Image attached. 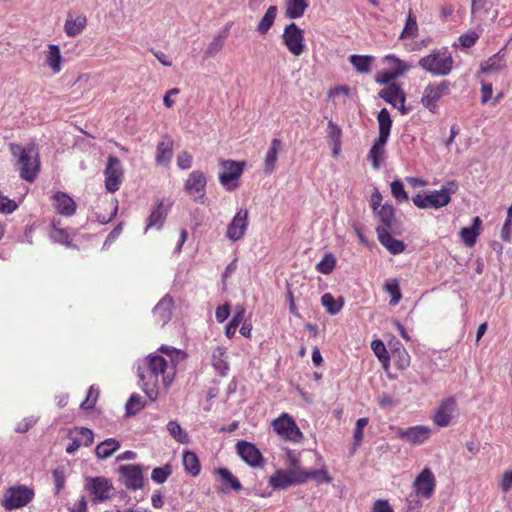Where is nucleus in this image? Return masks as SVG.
I'll list each match as a JSON object with an SVG mask.
<instances>
[{
	"label": "nucleus",
	"mask_w": 512,
	"mask_h": 512,
	"mask_svg": "<svg viewBox=\"0 0 512 512\" xmlns=\"http://www.w3.org/2000/svg\"><path fill=\"white\" fill-rule=\"evenodd\" d=\"M418 66L433 76H447L453 70L454 60L447 48L434 49L419 59Z\"/></svg>",
	"instance_id": "nucleus-3"
},
{
	"label": "nucleus",
	"mask_w": 512,
	"mask_h": 512,
	"mask_svg": "<svg viewBox=\"0 0 512 512\" xmlns=\"http://www.w3.org/2000/svg\"><path fill=\"white\" fill-rule=\"evenodd\" d=\"M117 209V201L107 199L100 200L95 208L97 220L102 224L110 222L115 217Z\"/></svg>",
	"instance_id": "nucleus-24"
},
{
	"label": "nucleus",
	"mask_w": 512,
	"mask_h": 512,
	"mask_svg": "<svg viewBox=\"0 0 512 512\" xmlns=\"http://www.w3.org/2000/svg\"><path fill=\"white\" fill-rule=\"evenodd\" d=\"M379 242L392 254H399L405 250V244L394 238L390 230L376 229Z\"/></svg>",
	"instance_id": "nucleus-26"
},
{
	"label": "nucleus",
	"mask_w": 512,
	"mask_h": 512,
	"mask_svg": "<svg viewBox=\"0 0 512 512\" xmlns=\"http://www.w3.org/2000/svg\"><path fill=\"white\" fill-rule=\"evenodd\" d=\"M9 149L17 158L16 166L19 169L20 177L28 182H33L40 170L39 155L35 146L22 147L19 144L11 143Z\"/></svg>",
	"instance_id": "nucleus-2"
},
{
	"label": "nucleus",
	"mask_w": 512,
	"mask_h": 512,
	"mask_svg": "<svg viewBox=\"0 0 512 512\" xmlns=\"http://www.w3.org/2000/svg\"><path fill=\"white\" fill-rule=\"evenodd\" d=\"M282 42L293 56H300L305 51L304 30L294 22L286 25L282 34Z\"/></svg>",
	"instance_id": "nucleus-10"
},
{
	"label": "nucleus",
	"mask_w": 512,
	"mask_h": 512,
	"mask_svg": "<svg viewBox=\"0 0 512 512\" xmlns=\"http://www.w3.org/2000/svg\"><path fill=\"white\" fill-rule=\"evenodd\" d=\"M268 483L273 489H287L292 485L306 483V474L304 470L278 469L269 477Z\"/></svg>",
	"instance_id": "nucleus-9"
},
{
	"label": "nucleus",
	"mask_w": 512,
	"mask_h": 512,
	"mask_svg": "<svg viewBox=\"0 0 512 512\" xmlns=\"http://www.w3.org/2000/svg\"><path fill=\"white\" fill-rule=\"evenodd\" d=\"M216 473L219 475L222 485L220 490L227 493L230 489L239 491L242 489L240 481L227 468H219Z\"/></svg>",
	"instance_id": "nucleus-30"
},
{
	"label": "nucleus",
	"mask_w": 512,
	"mask_h": 512,
	"mask_svg": "<svg viewBox=\"0 0 512 512\" xmlns=\"http://www.w3.org/2000/svg\"><path fill=\"white\" fill-rule=\"evenodd\" d=\"M159 350L169 359L157 354H149L136 363L139 386L145 395L156 401L160 389H168L177 374V365L186 358V353L174 347L162 345Z\"/></svg>",
	"instance_id": "nucleus-1"
},
{
	"label": "nucleus",
	"mask_w": 512,
	"mask_h": 512,
	"mask_svg": "<svg viewBox=\"0 0 512 512\" xmlns=\"http://www.w3.org/2000/svg\"><path fill=\"white\" fill-rule=\"evenodd\" d=\"M479 39V34L475 31H469L465 34H462L459 38L461 45L465 48H470L474 46L476 41Z\"/></svg>",
	"instance_id": "nucleus-61"
},
{
	"label": "nucleus",
	"mask_w": 512,
	"mask_h": 512,
	"mask_svg": "<svg viewBox=\"0 0 512 512\" xmlns=\"http://www.w3.org/2000/svg\"><path fill=\"white\" fill-rule=\"evenodd\" d=\"M304 473L306 474V482L309 479H313L318 484L330 483L332 481V478L328 474V471L326 468H321V469L313 470V471L304 470Z\"/></svg>",
	"instance_id": "nucleus-51"
},
{
	"label": "nucleus",
	"mask_w": 512,
	"mask_h": 512,
	"mask_svg": "<svg viewBox=\"0 0 512 512\" xmlns=\"http://www.w3.org/2000/svg\"><path fill=\"white\" fill-rule=\"evenodd\" d=\"M145 407V401L139 394H132L126 403V414L132 416Z\"/></svg>",
	"instance_id": "nucleus-48"
},
{
	"label": "nucleus",
	"mask_w": 512,
	"mask_h": 512,
	"mask_svg": "<svg viewBox=\"0 0 512 512\" xmlns=\"http://www.w3.org/2000/svg\"><path fill=\"white\" fill-rule=\"evenodd\" d=\"M18 208L14 200L9 199L0 192V213L11 214Z\"/></svg>",
	"instance_id": "nucleus-57"
},
{
	"label": "nucleus",
	"mask_w": 512,
	"mask_h": 512,
	"mask_svg": "<svg viewBox=\"0 0 512 512\" xmlns=\"http://www.w3.org/2000/svg\"><path fill=\"white\" fill-rule=\"evenodd\" d=\"M236 452L250 467L258 468L264 463L260 450L251 442L240 440L236 443Z\"/></svg>",
	"instance_id": "nucleus-18"
},
{
	"label": "nucleus",
	"mask_w": 512,
	"mask_h": 512,
	"mask_svg": "<svg viewBox=\"0 0 512 512\" xmlns=\"http://www.w3.org/2000/svg\"><path fill=\"white\" fill-rule=\"evenodd\" d=\"M391 193L393 197L399 202L408 201V194L404 189V185L400 180H394L391 182Z\"/></svg>",
	"instance_id": "nucleus-54"
},
{
	"label": "nucleus",
	"mask_w": 512,
	"mask_h": 512,
	"mask_svg": "<svg viewBox=\"0 0 512 512\" xmlns=\"http://www.w3.org/2000/svg\"><path fill=\"white\" fill-rule=\"evenodd\" d=\"M70 443L66 447L68 454L75 453L81 446H90L94 440L92 430L85 427H75L68 432Z\"/></svg>",
	"instance_id": "nucleus-21"
},
{
	"label": "nucleus",
	"mask_w": 512,
	"mask_h": 512,
	"mask_svg": "<svg viewBox=\"0 0 512 512\" xmlns=\"http://www.w3.org/2000/svg\"><path fill=\"white\" fill-rule=\"evenodd\" d=\"M212 365L214 369L220 374L225 375L229 370L227 362L226 349L217 346L212 351Z\"/></svg>",
	"instance_id": "nucleus-38"
},
{
	"label": "nucleus",
	"mask_w": 512,
	"mask_h": 512,
	"mask_svg": "<svg viewBox=\"0 0 512 512\" xmlns=\"http://www.w3.org/2000/svg\"><path fill=\"white\" fill-rule=\"evenodd\" d=\"M451 91V82L442 80L440 82L429 83L423 91L421 104L430 112L435 113L438 109V102Z\"/></svg>",
	"instance_id": "nucleus-5"
},
{
	"label": "nucleus",
	"mask_w": 512,
	"mask_h": 512,
	"mask_svg": "<svg viewBox=\"0 0 512 512\" xmlns=\"http://www.w3.org/2000/svg\"><path fill=\"white\" fill-rule=\"evenodd\" d=\"M166 427L167 431L176 442L181 444H187L189 442L187 432L180 426L177 421H169Z\"/></svg>",
	"instance_id": "nucleus-44"
},
{
	"label": "nucleus",
	"mask_w": 512,
	"mask_h": 512,
	"mask_svg": "<svg viewBox=\"0 0 512 512\" xmlns=\"http://www.w3.org/2000/svg\"><path fill=\"white\" fill-rule=\"evenodd\" d=\"M499 488L503 492H508L512 488V470L503 473L499 481Z\"/></svg>",
	"instance_id": "nucleus-63"
},
{
	"label": "nucleus",
	"mask_w": 512,
	"mask_h": 512,
	"mask_svg": "<svg viewBox=\"0 0 512 512\" xmlns=\"http://www.w3.org/2000/svg\"><path fill=\"white\" fill-rule=\"evenodd\" d=\"M274 432L282 439L294 443H300L303 434L298 428L294 419L288 413H282L279 417L272 421Z\"/></svg>",
	"instance_id": "nucleus-7"
},
{
	"label": "nucleus",
	"mask_w": 512,
	"mask_h": 512,
	"mask_svg": "<svg viewBox=\"0 0 512 512\" xmlns=\"http://www.w3.org/2000/svg\"><path fill=\"white\" fill-rule=\"evenodd\" d=\"M34 495V490L26 485L11 486L5 490L1 504L9 511L20 509L28 505Z\"/></svg>",
	"instance_id": "nucleus-4"
},
{
	"label": "nucleus",
	"mask_w": 512,
	"mask_h": 512,
	"mask_svg": "<svg viewBox=\"0 0 512 512\" xmlns=\"http://www.w3.org/2000/svg\"><path fill=\"white\" fill-rule=\"evenodd\" d=\"M104 177L105 188L108 192L114 193L119 190L124 178V169L118 157L113 155L108 157Z\"/></svg>",
	"instance_id": "nucleus-12"
},
{
	"label": "nucleus",
	"mask_w": 512,
	"mask_h": 512,
	"mask_svg": "<svg viewBox=\"0 0 512 512\" xmlns=\"http://www.w3.org/2000/svg\"><path fill=\"white\" fill-rule=\"evenodd\" d=\"M458 416L457 401L453 396L446 397L440 401L431 419L438 427H447Z\"/></svg>",
	"instance_id": "nucleus-11"
},
{
	"label": "nucleus",
	"mask_w": 512,
	"mask_h": 512,
	"mask_svg": "<svg viewBox=\"0 0 512 512\" xmlns=\"http://www.w3.org/2000/svg\"><path fill=\"white\" fill-rule=\"evenodd\" d=\"M182 462L185 471L191 476H197L200 473V462L198 456L191 451H184Z\"/></svg>",
	"instance_id": "nucleus-42"
},
{
	"label": "nucleus",
	"mask_w": 512,
	"mask_h": 512,
	"mask_svg": "<svg viewBox=\"0 0 512 512\" xmlns=\"http://www.w3.org/2000/svg\"><path fill=\"white\" fill-rule=\"evenodd\" d=\"M99 388L96 387L95 385H92L90 386L89 390H88V393H87V397L86 399L80 404V407L82 409H92L96 402H97V399L99 397Z\"/></svg>",
	"instance_id": "nucleus-55"
},
{
	"label": "nucleus",
	"mask_w": 512,
	"mask_h": 512,
	"mask_svg": "<svg viewBox=\"0 0 512 512\" xmlns=\"http://www.w3.org/2000/svg\"><path fill=\"white\" fill-rule=\"evenodd\" d=\"M87 26V17L84 14L72 15L68 13L65 24L64 31L68 37H76L78 36Z\"/></svg>",
	"instance_id": "nucleus-25"
},
{
	"label": "nucleus",
	"mask_w": 512,
	"mask_h": 512,
	"mask_svg": "<svg viewBox=\"0 0 512 512\" xmlns=\"http://www.w3.org/2000/svg\"><path fill=\"white\" fill-rule=\"evenodd\" d=\"M417 33L418 24L416 16L412 13L411 10H409L405 26L400 34V39L414 38L416 37Z\"/></svg>",
	"instance_id": "nucleus-46"
},
{
	"label": "nucleus",
	"mask_w": 512,
	"mask_h": 512,
	"mask_svg": "<svg viewBox=\"0 0 512 512\" xmlns=\"http://www.w3.org/2000/svg\"><path fill=\"white\" fill-rule=\"evenodd\" d=\"M60 221H56L53 219L52 221V229L50 232V237L58 243L69 245L70 243V236L67 230L63 228L57 227V224H59Z\"/></svg>",
	"instance_id": "nucleus-49"
},
{
	"label": "nucleus",
	"mask_w": 512,
	"mask_h": 512,
	"mask_svg": "<svg viewBox=\"0 0 512 512\" xmlns=\"http://www.w3.org/2000/svg\"><path fill=\"white\" fill-rule=\"evenodd\" d=\"M327 138L330 143L341 142L342 129L338 124L333 121H329L327 125Z\"/></svg>",
	"instance_id": "nucleus-56"
},
{
	"label": "nucleus",
	"mask_w": 512,
	"mask_h": 512,
	"mask_svg": "<svg viewBox=\"0 0 512 512\" xmlns=\"http://www.w3.org/2000/svg\"><path fill=\"white\" fill-rule=\"evenodd\" d=\"M282 149V142L278 138H274L271 141L270 147L266 153L264 159V171L267 174L273 173L275 170L276 162L278 159L279 152Z\"/></svg>",
	"instance_id": "nucleus-27"
},
{
	"label": "nucleus",
	"mask_w": 512,
	"mask_h": 512,
	"mask_svg": "<svg viewBox=\"0 0 512 512\" xmlns=\"http://www.w3.org/2000/svg\"><path fill=\"white\" fill-rule=\"evenodd\" d=\"M168 215V208L165 207L164 202L158 201L153 210L151 211V214L147 218V224L145 227V232H147L150 229H161L166 221Z\"/></svg>",
	"instance_id": "nucleus-23"
},
{
	"label": "nucleus",
	"mask_w": 512,
	"mask_h": 512,
	"mask_svg": "<svg viewBox=\"0 0 512 512\" xmlns=\"http://www.w3.org/2000/svg\"><path fill=\"white\" fill-rule=\"evenodd\" d=\"M384 290L391 297L390 304L396 305L402 298L399 282L397 279H390L384 285Z\"/></svg>",
	"instance_id": "nucleus-47"
},
{
	"label": "nucleus",
	"mask_w": 512,
	"mask_h": 512,
	"mask_svg": "<svg viewBox=\"0 0 512 512\" xmlns=\"http://www.w3.org/2000/svg\"><path fill=\"white\" fill-rule=\"evenodd\" d=\"M371 512H394L387 500L379 499L373 503Z\"/></svg>",
	"instance_id": "nucleus-64"
},
{
	"label": "nucleus",
	"mask_w": 512,
	"mask_h": 512,
	"mask_svg": "<svg viewBox=\"0 0 512 512\" xmlns=\"http://www.w3.org/2000/svg\"><path fill=\"white\" fill-rule=\"evenodd\" d=\"M120 480L129 490L143 487V471L139 465H123L119 467Z\"/></svg>",
	"instance_id": "nucleus-19"
},
{
	"label": "nucleus",
	"mask_w": 512,
	"mask_h": 512,
	"mask_svg": "<svg viewBox=\"0 0 512 512\" xmlns=\"http://www.w3.org/2000/svg\"><path fill=\"white\" fill-rule=\"evenodd\" d=\"M37 422V418L34 416L26 417L21 420L15 427L17 433H25L32 428Z\"/></svg>",
	"instance_id": "nucleus-62"
},
{
	"label": "nucleus",
	"mask_w": 512,
	"mask_h": 512,
	"mask_svg": "<svg viewBox=\"0 0 512 512\" xmlns=\"http://www.w3.org/2000/svg\"><path fill=\"white\" fill-rule=\"evenodd\" d=\"M156 151V163L159 165L169 164L173 155V141L169 137H165L158 143Z\"/></svg>",
	"instance_id": "nucleus-29"
},
{
	"label": "nucleus",
	"mask_w": 512,
	"mask_h": 512,
	"mask_svg": "<svg viewBox=\"0 0 512 512\" xmlns=\"http://www.w3.org/2000/svg\"><path fill=\"white\" fill-rule=\"evenodd\" d=\"M207 178L200 170L192 171L184 184L185 192L197 203L204 204L206 199Z\"/></svg>",
	"instance_id": "nucleus-13"
},
{
	"label": "nucleus",
	"mask_w": 512,
	"mask_h": 512,
	"mask_svg": "<svg viewBox=\"0 0 512 512\" xmlns=\"http://www.w3.org/2000/svg\"><path fill=\"white\" fill-rule=\"evenodd\" d=\"M481 219L477 216L473 219L472 227L462 228L460 237L467 247H472L476 243L477 237L480 234Z\"/></svg>",
	"instance_id": "nucleus-34"
},
{
	"label": "nucleus",
	"mask_w": 512,
	"mask_h": 512,
	"mask_svg": "<svg viewBox=\"0 0 512 512\" xmlns=\"http://www.w3.org/2000/svg\"><path fill=\"white\" fill-rule=\"evenodd\" d=\"M453 192V189L442 187L440 190H434L426 195L418 193L412 197V201L416 207L421 209H440L450 203Z\"/></svg>",
	"instance_id": "nucleus-6"
},
{
	"label": "nucleus",
	"mask_w": 512,
	"mask_h": 512,
	"mask_svg": "<svg viewBox=\"0 0 512 512\" xmlns=\"http://www.w3.org/2000/svg\"><path fill=\"white\" fill-rule=\"evenodd\" d=\"M349 60L357 72L369 73L374 62V57L367 55H352Z\"/></svg>",
	"instance_id": "nucleus-43"
},
{
	"label": "nucleus",
	"mask_w": 512,
	"mask_h": 512,
	"mask_svg": "<svg viewBox=\"0 0 512 512\" xmlns=\"http://www.w3.org/2000/svg\"><path fill=\"white\" fill-rule=\"evenodd\" d=\"M173 307V298L170 295H165L155 306L153 310L154 317L161 320H170L172 317Z\"/></svg>",
	"instance_id": "nucleus-33"
},
{
	"label": "nucleus",
	"mask_w": 512,
	"mask_h": 512,
	"mask_svg": "<svg viewBox=\"0 0 512 512\" xmlns=\"http://www.w3.org/2000/svg\"><path fill=\"white\" fill-rule=\"evenodd\" d=\"M248 226L249 212L247 209L241 208L236 212L233 219L228 224L226 237L233 242L241 240L245 236Z\"/></svg>",
	"instance_id": "nucleus-16"
},
{
	"label": "nucleus",
	"mask_w": 512,
	"mask_h": 512,
	"mask_svg": "<svg viewBox=\"0 0 512 512\" xmlns=\"http://www.w3.org/2000/svg\"><path fill=\"white\" fill-rule=\"evenodd\" d=\"M506 68L505 54L500 50L481 64L482 73L499 72Z\"/></svg>",
	"instance_id": "nucleus-31"
},
{
	"label": "nucleus",
	"mask_w": 512,
	"mask_h": 512,
	"mask_svg": "<svg viewBox=\"0 0 512 512\" xmlns=\"http://www.w3.org/2000/svg\"><path fill=\"white\" fill-rule=\"evenodd\" d=\"M378 126H379V135L378 137L381 138V141L383 139L389 138L391 127H392V120L390 117V113L386 108H383L380 110L378 116Z\"/></svg>",
	"instance_id": "nucleus-41"
},
{
	"label": "nucleus",
	"mask_w": 512,
	"mask_h": 512,
	"mask_svg": "<svg viewBox=\"0 0 512 512\" xmlns=\"http://www.w3.org/2000/svg\"><path fill=\"white\" fill-rule=\"evenodd\" d=\"M336 266V258L332 253L324 255L322 260L317 263L316 270L322 274H330Z\"/></svg>",
	"instance_id": "nucleus-50"
},
{
	"label": "nucleus",
	"mask_w": 512,
	"mask_h": 512,
	"mask_svg": "<svg viewBox=\"0 0 512 512\" xmlns=\"http://www.w3.org/2000/svg\"><path fill=\"white\" fill-rule=\"evenodd\" d=\"M245 162L234 160H222L220 162L221 173L219 174L220 184L228 191H232L238 187V179L244 171Z\"/></svg>",
	"instance_id": "nucleus-8"
},
{
	"label": "nucleus",
	"mask_w": 512,
	"mask_h": 512,
	"mask_svg": "<svg viewBox=\"0 0 512 512\" xmlns=\"http://www.w3.org/2000/svg\"><path fill=\"white\" fill-rule=\"evenodd\" d=\"M379 221L382 223L377 229L392 230L396 225L395 209L392 204L385 203L377 211Z\"/></svg>",
	"instance_id": "nucleus-28"
},
{
	"label": "nucleus",
	"mask_w": 512,
	"mask_h": 512,
	"mask_svg": "<svg viewBox=\"0 0 512 512\" xmlns=\"http://www.w3.org/2000/svg\"><path fill=\"white\" fill-rule=\"evenodd\" d=\"M431 435L432 428L426 425H415L397 431L398 438L414 446L424 444L430 439Z\"/></svg>",
	"instance_id": "nucleus-17"
},
{
	"label": "nucleus",
	"mask_w": 512,
	"mask_h": 512,
	"mask_svg": "<svg viewBox=\"0 0 512 512\" xmlns=\"http://www.w3.org/2000/svg\"><path fill=\"white\" fill-rule=\"evenodd\" d=\"M277 16V7L269 6L265 14L257 24L256 30L260 35H266L273 26Z\"/></svg>",
	"instance_id": "nucleus-39"
},
{
	"label": "nucleus",
	"mask_w": 512,
	"mask_h": 512,
	"mask_svg": "<svg viewBox=\"0 0 512 512\" xmlns=\"http://www.w3.org/2000/svg\"><path fill=\"white\" fill-rule=\"evenodd\" d=\"M368 422H369V420L366 417L359 418L356 421L354 435H353L356 445H359L361 443V441L363 440V430L368 425Z\"/></svg>",
	"instance_id": "nucleus-60"
},
{
	"label": "nucleus",
	"mask_w": 512,
	"mask_h": 512,
	"mask_svg": "<svg viewBox=\"0 0 512 512\" xmlns=\"http://www.w3.org/2000/svg\"><path fill=\"white\" fill-rule=\"evenodd\" d=\"M387 141V139H383L381 142V138L378 137L369 151L368 157L371 161L373 169L375 170L380 168L384 159L385 145L387 144Z\"/></svg>",
	"instance_id": "nucleus-32"
},
{
	"label": "nucleus",
	"mask_w": 512,
	"mask_h": 512,
	"mask_svg": "<svg viewBox=\"0 0 512 512\" xmlns=\"http://www.w3.org/2000/svg\"><path fill=\"white\" fill-rule=\"evenodd\" d=\"M46 64L54 73L61 71L62 55L58 45L50 44L46 54Z\"/></svg>",
	"instance_id": "nucleus-40"
},
{
	"label": "nucleus",
	"mask_w": 512,
	"mask_h": 512,
	"mask_svg": "<svg viewBox=\"0 0 512 512\" xmlns=\"http://www.w3.org/2000/svg\"><path fill=\"white\" fill-rule=\"evenodd\" d=\"M53 479L56 487L55 494H59L60 491L64 488L66 475L63 468H56L53 470Z\"/></svg>",
	"instance_id": "nucleus-59"
},
{
	"label": "nucleus",
	"mask_w": 512,
	"mask_h": 512,
	"mask_svg": "<svg viewBox=\"0 0 512 512\" xmlns=\"http://www.w3.org/2000/svg\"><path fill=\"white\" fill-rule=\"evenodd\" d=\"M121 447L120 442L115 438H108L99 443L95 448V454L99 459H107Z\"/></svg>",
	"instance_id": "nucleus-36"
},
{
	"label": "nucleus",
	"mask_w": 512,
	"mask_h": 512,
	"mask_svg": "<svg viewBox=\"0 0 512 512\" xmlns=\"http://www.w3.org/2000/svg\"><path fill=\"white\" fill-rule=\"evenodd\" d=\"M172 474V467L169 464H166L162 467H156L152 470L151 479L157 483L162 484L166 482L168 477Z\"/></svg>",
	"instance_id": "nucleus-52"
},
{
	"label": "nucleus",
	"mask_w": 512,
	"mask_h": 512,
	"mask_svg": "<svg viewBox=\"0 0 512 512\" xmlns=\"http://www.w3.org/2000/svg\"><path fill=\"white\" fill-rule=\"evenodd\" d=\"M53 207L62 216L70 217L76 212V202L67 193L57 191L53 196Z\"/></svg>",
	"instance_id": "nucleus-22"
},
{
	"label": "nucleus",
	"mask_w": 512,
	"mask_h": 512,
	"mask_svg": "<svg viewBox=\"0 0 512 512\" xmlns=\"http://www.w3.org/2000/svg\"><path fill=\"white\" fill-rule=\"evenodd\" d=\"M322 305L325 307L328 313L331 315L337 314L343 307L342 298H334V296L330 293H325L321 297Z\"/></svg>",
	"instance_id": "nucleus-45"
},
{
	"label": "nucleus",
	"mask_w": 512,
	"mask_h": 512,
	"mask_svg": "<svg viewBox=\"0 0 512 512\" xmlns=\"http://www.w3.org/2000/svg\"><path fill=\"white\" fill-rule=\"evenodd\" d=\"M379 96L393 107L397 108L402 115L408 113L405 107L406 96L399 84L390 83L379 92Z\"/></svg>",
	"instance_id": "nucleus-20"
},
{
	"label": "nucleus",
	"mask_w": 512,
	"mask_h": 512,
	"mask_svg": "<svg viewBox=\"0 0 512 512\" xmlns=\"http://www.w3.org/2000/svg\"><path fill=\"white\" fill-rule=\"evenodd\" d=\"M86 487L90 491L94 503L106 501L114 490L112 482L102 476L87 478Z\"/></svg>",
	"instance_id": "nucleus-15"
},
{
	"label": "nucleus",
	"mask_w": 512,
	"mask_h": 512,
	"mask_svg": "<svg viewBox=\"0 0 512 512\" xmlns=\"http://www.w3.org/2000/svg\"><path fill=\"white\" fill-rule=\"evenodd\" d=\"M413 490L417 497L430 499L436 489V478L430 468H424L413 480Z\"/></svg>",
	"instance_id": "nucleus-14"
},
{
	"label": "nucleus",
	"mask_w": 512,
	"mask_h": 512,
	"mask_svg": "<svg viewBox=\"0 0 512 512\" xmlns=\"http://www.w3.org/2000/svg\"><path fill=\"white\" fill-rule=\"evenodd\" d=\"M397 71L386 70L378 72L375 76V81L379 84H389L392 80L404 74L409 66L404 61H396Z\"/></svg>",
	"instance_id": "nucleus-35"
},
{
	"label": "nucleus",
	"mask_w": 512,
	"mask_h": 512,
	"mask_svg": "<svg viewBox=\"0 0 512 512\" xmlns=\"http://www.w3.org/2000/svg\"><path fill=\"white\" fill-rule=\"evenodd\" d=\"M193 163V156L188 151H181L177 155V166L182 170L191 168Z\"/></svg>",
	"instance_id": "nucleus-58"
},
{
	"label": "nucleus",
	"mask_w": 512,
	"mask_h": 512,
	"mask_svg": "<svg viewBox=\"0 0 512 512\" xmlns=\"http://www.w3.org/2000/svg\"><path fill=\"white\" fill-rule=\"evenodd\" d=\"M308 6V0H287L285 3V15L290 19L300 18L304 15Z\"/></svg>",
	"instance_id": "nucleus-37"
},
{
	"label": "nucleus",
	"mask_w": 512,
	"mask_h": 512,
	"mask_svg": "<svg viewBox=\"0 0 512 512\" xmlns=\"http://www.w3.org/2000/svg\"><path fill=\"white\" fill-rule=\"evenodd\" d=\"M371 348L379 361L383 363L384 366H387L389 362V355L384 343L379 339L373 340Z\"/></svg>",
	"instance_id": "nucleus-53"
}]
</instances>
